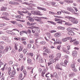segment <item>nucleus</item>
<instances>
[{"label":"nucleus","mask_w":80,"mask_h":80,"mask_svg":"<svg viewBox=\"0 0 80 80\" xmlns=\"http://www.w3.org/2000/svg\"><path fill=\"white\" fill-rule=\"evenodd\" d=\"M69 21H71L73 23H75L76 24L78 23V20L74 18L71 17V18H69Z\"/></svg>","instance_id":"f257e3e1"},{"label":"nucleus","mask_w":80,"mask_h":80,"mask_svg":"<svg viewBox=\"0 0 80 80\" xmlns=\"http://www.w3.org/2000/svg\"><path fill=\"white\" fill-rule=\"evenodd\" d=\"M57 59H56L55 58L54 59H50L49 60V61L48 62V66H49L50 65H51L52 63H55L57 61Z\"/></svg>","instance_id":"f03ea898"},{"label":"nucleus","mask_w":80,"mask_h":80,"mask_svg":"<svg viewBox=\"0 0 80 80\" xmlns=\"http://www.w3.org/2000/svg\"><path fill=\"white\" fill-rule=\"evenodd\" d=\"M71 68H72L73 71L74 72H77V69L75 68V63H72L71 65Z\"/></svg>","instance_id":"7ed1b4c3"},{"label":"nucleus","mask_w":80,"mask_h":80,"mask_svg":"<svg viewBox=\"0 0 80 80\" xmlns=\"http://www.w3.org/2000/svg\"><path fill=\"white\" fill-rule=\"evenodd\" d=\"M2 40H4L5 42H10V40H9V39L8 38V37L4 36H2Z\"/></svg>","instance_id":"20e7f679"},{"label":"nucleus","mask_w":80,"mask_h":80,"mask_svg":"<svg viewBox=\"0 0 80 80\" xmlns=\"http://www.w3.org/2000/svg\"><path fill=\"white\" fill-rule=\"evenodd\" d=\"M55 68L56 69H57L58 70H62V67L58 63L56 64V66H55Z\"/></svg>","instance_id":"39448f33"},{"label":"nucleus","mask_w":80,"mask_h":80,"mask_svg":"<svg viewBox=\"0 0 80 80\" xmlns=\"http://www.w3.org/2000/svg\"><path fill=\"white\" fill-rule=\"evenodd\" d=\"M61 36V33L60 32H57L54 34V36L56 38H58L59 37H60Z\"/></svg>","instance_id":"423d86ee"},{"label":"nucleus","mask_w":80,"mask_h":80,"mask_svg":"<svg viewBox=\"0 0 80 80\" xmlns=\"http://www.w3.org/2000/svg\"><path fill=\"white\" fill-rule=\"evenodd\" d=\"M34 15H42V14H40V12L38 11H35L34 12Z\"/></svg>","instance_id":"0eeeda50"},{"label":"nucleus","mask_w":80,"mask_h":80,"mask_svg":"<svg viewBox=\"0 0 80 80\" xmlns=\"http://www.w3.org/2000/svg\"><path fill=\"white\" fill-rule=\"evenodd\" d=\"M70 37H66L65 38H63L62 39V40L64 42H67L68 40H70Z\"/></svg>","instance_id":"6e6552de"},{"label":"nucleus","mask_w":80,"mask_h":80,"mask_svg":"<svg viewBox=\"0 0 80 80\" xmlns=\"http://www.w3.org/2000/svg\"><path fill=\"white\" fill-rule=\"evenodd\" d=\"M34 20L37 21V22H38L40 21L39 20H42V18L40 17H33Z\"/></svg>","instance_id":"1a4fd4ad"},{"label":"nucleus","mask_w":80,"mask_h":80,"mask_svg":"<svg viewBox=\"0 0 80 80\" xmlns=\"http://www.w3.org/2000/svg\"><path fill=\"white\" fill-rule=\"evenodd\" d=\"M15 73H16V71L15 70L13 71L11 73V75L10 76V78L13 77H14V75H15Z\"/></svg>","instance_id":"9d476101"},{"label":"nucleus","mask_w":80,"mask_h":80,"mask_svg":"<svg viewBox=\"0 0 80 80\" xmlns=\"http://www.w3.org/2000/svg\"><path fill=\"white\" fill-rule=\"evenodd\" d=\"M60 57H61V54L58 53L57 54V57L56 58H55L57 59V61H58Z\"/></svg>","instance_id":"9b49d317"},{"label":"nucleus","mask_w":80,"mask_h":80,"mask_svg":"<svg viewBox=\"0 0 80 80\" xmlns=\"http://www.w3.org/2000/svg\"><path fill=\"white\" fill-rule=\"evenodd\" d=\"M61 12H62V13H66L67 14H70V13L69 12L63 9L61 10Z\"/></svg>","instance_id":"f8f14e48"},{"label":"nucleus","mask_w":80,"mask_h":80,"mask_svg":"<svg viewBox=\"0 0 80 80\" xmlns=\"http://www.w3.org/2000/svg\"><path fill=\"white\" fill-rule=\"evenodd\" d=\"M37 9L38 10H44V11H46L47 10V9L46 8H41V7H37Z\"/></svg>","instance_id":"ddd939ff"},{"label":"nucleus","mask_w":80,"mask_h":80,"mask_svg":"<svg viewBox=\"0 0 80 80\" xmlns=\"http://www.w3.org/2000/svg\"><path fill=\"white\" fill-rule=\"evenodd\" d=\"M9 50V48L8 47H6L5 50L3 51L2 53H5L6 52H7Z\"/></svg>","instance_id":"4468645a"},{"label":"nucleus","mask_w":80,"mask_h":80,"mask_svg":"<svg viewBox=\"0 0 80 80\" xmlns=\"http://www.w3.org/2000/svg\"><path fill=\"white\" fill-rule=\"evenodd\" d=\"M68 33L70 35H74V32L72 31H68Z\"/></svg>","instance_id":"2eb2a0df"},{"label":"nucleus","mask_w":80,"mask_h":80,"mask_svg":"<svg viewBox=\"0 0 80 80\" xmlns=\"http://www.w3.org/2000/svg\"><path fill=\"white\" fill-rule=\"evenodd\" d=\"M46 72H47V70H46V69H45L43 70V72H42L41 74V76H42V77H44V75L45 74V73H46Z\"/></svg>","instance_id":"dca6fc26"},{"label":"nucleus","mask_w":80,"mask_h":80,"mask_svg":"<svg viewBox=\"0 0 80 80\" xmlns=\"http://www.w3.org/2000/svg\"><path fill=\"white\" fill-rule=\"evenodd\" d=\"M40 55L39 54H37V57L36 58V60H38V59H39V60H40Z\"/></svg>","instance_id":"f3484780"},{"label":"nucleus","mask_w":80,"mask_h":80,"mask_svg":"<svg viewBox=\"0 0 80 80\" xmlns=\"http://www.w3.org/2000/svg\"><path fill=\"white\" fill-rule=\"evenodd\" d=\"M77 52L75 50H74L72 52V55L73 56H76L77 55Z\"/></svg>","instance_id":"a211bd4d"},{"label":"nucleus","mask_w":80,"mask_h":80,"mask_svg":"<svg viewBox=\"0 0 80 80\" xmlns=\"http://www.w3.org/2000/svg\"><path fill=\"white\" fill-rule=\"evenodd\" d=\"M8 71L9 75H11V72H12V68H8Z\"/></svg>","instance_id":"6ab92c4d"},{"label":"nucleus","mask_w":80,"mask_h":80,"mask_svg":"<svg viewBox=\"0 0 80 80\" xmlns=\"http://www.w3.org/2000/svg\"><path fill=\"white\" fill-rule=\"evenodd\" d=\"M18 46V44L17 43H15L14 45V50H16V51H17L18 50V48H17V47Z\"/></svg>","instance_id":"aec40b11"},{"label":"nucleus","mask_w":80,"mask_h":80,"mask_svg":"<svg viewBox=\"0 0 80 80\" xmlns=\"http://www.w3.org/2000/svg\"><path fill=\"white\" fill-rule=\"evenodd\" d=\"M41 62H42V63L43 62H45L46 63V61H47V59L45 58H42V59H41V60H40Z\"/></svg>","instance_id":"412c9836"},{"label":"nucleus","mask_w":80,"mask_h":80,"mask_svg":"<svg viewBox=\"0 0 80 80\" xmlns=\"http://www.w3.org/2000/svg\"><path fill=\"white\" fill-rule=\"evenodd\" d=\"M42 54L43 55V56L45 57L46 58H48V56L47 53L44 52Z\"/></svg>","instance_id":"4be33fe9"},{"label":"nucleus","mask_w":80,"mask_h":80,"mask_svg":"<svg viewBox=\"0 0 80 80\" xmlns=\"http://www.w3.org/2000/svg\"><path fill=\"white\" fill-rule=\"evenodd\" d=\"M28 20L30 21L31 22H33L34 21V19L30 17Z\"/></svg>","instance_id":"5701e85b"},{"label":"nucleus","mask_w":80,"mask_h":80,"mask_svg":"<svg viewBox=\"0 0 80 80\" xmlns=\"http://www.w3.org/2000/svg\"><path fill=\"white\" fill-rule=\"evenodd\" d=\"M69 12H70L72 13H75V12L74 9L72 8L69 11Z\"/></svg>","instance_id":"b1692460"},{"label":"nucleus","mask_w":80,"mask_h":80,"mask_svg":"<svg viewBox=\"0 0 80 80\" xmlns=\"http://www.w3.org/2000/svg\"><path fill=\"white\" fill-rule=\"evenodd\" d=\"M68 62H67V60H65L64 61V63H63V66H64V67H66V66H67V65Z\"/></svg>","instance_id":"393cba45"},{"label":"nucleus","mask_w":80,"mask_h":80,"mask_svg":"<svg viewBox=\"0 0 80 80\" xmlns=\"http://www.w3.org/2000/svg\"><path fill=\"white\" fill-rule=\"evenodd\" d=\"M3 48H4L3 46H0V53H2V50H3Z\"/></svg>","instance_id":"a878e982"},{"label":"nucleus","mask_w":80,"mask_h":80,"mask_svg":"<svg viewBox=\"0 0 80 80\" xmlns=\"http://www.w3.org/2000/svg\"><path fill=\"white\" fill-rule=\"evenodd\" d=\"M27 62L28 63V64H30V63H32V60L30 58H28L27 59Z\"/></svg>","instance_id":"bb28decb"},{"label":"nucleus","mask_w":80,"mask_h":80,"mask_svg":"<svg viewBox=\"0 0 80 80\" xmlns=\"http://www.w3.org/2000/svg\"><path fill=\"white\" fill-rule=\"evenodd\" d=\"M7 8L5 7H3L0 10L1 11H5L6 10H7Z\"/></svg>","instance_id":"cd10ccee"},{"label":"nucleus","mask_w":80,"mask_h":80,"mask_svg":"<svg viewBox=\"0 0 80 80\" xmlns=\"http://www.w3.org/2000/svg\"><path fill=\"white\" fill-rule=\"evenodd\" d=\"M65 25H68V26H71L72 24L69 22H65Z\"/></svg>","instance_id":"c85d7f7f"},{"label":"nucleus","mask_w":80,"mask_h":80,"mask_svg":"<svg viewBox=\"0 0 80 80\" xmlns=\"http://www.w3.org/2000/svg\"><path fill=\"white\" fill-rule=\"evenodd\" d=\"M2 15H5L6 16H8L9 14L7 12H4L2 13Z\"/></svg>","instance_id":"c756f323"},{"label":"nucleus","mask_w":80,"mask_h":80,"mask_svg":"<svg viewBox=\"0 0 80 80\" xmlns=\"http://www.w3.org/2000/svg\"><path fill=\"white\" fill-rule=\"evenodd\" d=\"M62 42L61 41H59L58 42H55L54 43V45H57V44H61Z\"/></svg>","instance_id":"7c9ffc66"},{"label":"nucleus","mask_w":80,"mask_h":80,"mask_svg":"<svg viewBox=\"0 0 80 80\" xmlns=\"http://www.w3.org/2000/svg\"><path fill=\"white\" fill-rule=\"evenodd\" d=\"M2 18L3 19H4V20H9L10 19H8L7 17L6 16H4L3 17H2Z\"/></svg>","instance_id":"2f4dec72"},{"label":"nucleus","mask_w":80,"mask_h":80,"mask_svg":"<svg viewBox=\"0 0 80 80\" xmlns=\"http://www.w3.org/2000/svg\"><path fill=\"white\" fill-rule=\"evenodd\" d=\"M47 35H48V38L49 39L52 38V36H51V35L50 34V33L49 32H48L47 33Z\"/></svg>","instance_id":"473e14b6"},{"label":"nucleus","mask_w":80,"mask_h":80,"mask_svg":"<svg viewBox=\"0 0 80 80\" xmlns=\"http://www.w3.org/2000/svg\"><path fill=\"white\" fill-rule=\"evenodd\" d=\"M53 75H54V77H55V78H58L57 73V72H54L53 74Z\"/></svg>","instance_id":"72a5a7b5"},{"label":"nucleus","mask_w":80,"mask_h":80,"mask_svg":"<svg viewBox=\"0 0 80 80\" xmlns=\"http://www.w3.org/2000/svg\"><path fill=\"white\" fill-rule=\"evenodd\" d=\"M75 75V73H73L72 74H70L69 75V76L70 78H72L73 77V75Z\"/></svg>","instance_id":"f704fd0d"},{"label":"nucleus","mask_w":80,"mask_h":80,"mask_svg":"<svg viewBox=\"0 0 80 80\" xmlns=\"http://www.w3.org/2000/svg\"><path fill=\"white\" fill-rule=\"evenodd\" d=\"M10 35H16V34L14 32H13V30L10 32Z\"/></svg>","instance_id":"c9c22d12"},{"label":"nucleus","mask_w":80,"mask_h":80,"mask_svg":"<svg viewBox=\"0 0 80 80\" xmlns=\"http://www.w3.org/2000/svg\"><path fill=\"white\" fill-rule=\"evenodd\" d=\"M44 52L48 53H50V49H46L44 51Z\"/></svg>","instance_id":"e433bc0d"},{"label":"nucleus","mask_w":80,"mask_h":80,"mask_svg":"<svg viewBox=\"0 0 80 80\" xmlns=\"http://www.w3.org/2000/svg\"><path fill=\"white\" fill-rule=\"evenodd\" d=\"M35 31L36 33H40V30L39 29L37 28H35Z\"/></svg>","instance_id":"4c0bfd02"},{"label":"nucleus","mask_w":80,"mask_h":80,"mask_svg":"<svg viewBox=\"0 0 80 80\" xmlns=\"http://www.w3.org/2000/svg\"><path fill=\"white\" fill-rule=\"evenodd\" d=\"M67 30L68 31V32H69V31H73V28H67Z\"/></svg>","instance_id":"58836bf2"},{"label":"nucleus","mask_w":80,"mask_h":80,"mask_svg":"<svg viewBox=\"0 0 80 80\" xmlns=\"http://www.w3.org/2000/svg\"><path fill=\"white\" fill-rule=\"evenodd\" d=\"M46 43V42L44 41H41L39 43L40 44H42V45H45Z\"/></svg>","instance_id":"ea45409f"},{"label":"nucleus","mask_w":80,"mask_h":80,"mask_svg":"<svg viewBox=\"0 0 80 80\" xmlns=\"http://www.w3.org/2000/svg\"><path fill=\"white\" fill-rule=\"evenodd\" d=\"M28 55L30 57H33V52H30L28 53Z\"/></svg>","instance_id":"a19ab883"},{"label":"nucleus","mask_w":80,"mask_h":80,"mask_svg":"<svg viewBox=\"0 0 80 80\" xmlns=\"http://www.w3.org/2000/svg\"><path fill=\"white\" fill-rule=\"evenodd\" d=\"M23 73H24V77H25L26 75H27V71L25 70H23L22 71Z\"/></svg>","instance_id":"79ce46f5"},{"label":"nucleus","mask_w":80,"mask_h":80,"mask_svg":"<svg viewBox=\"0 0 80 80\" xmlns=\"http://www.w3.org/2000/svg\"><path fill=\"white\" fill-rule=\"evenodd\" d=\"M49 32L50 33H55V32H57V31H56V30H50L49 31Z\"/></svg>","instance_id":"37998d69"},{"label":"nucleus","mask_w":80,"mask_h":80,"mask_svg":"<svg viewBox=\"0 0 80 80\" xmlns=\"http://www.w3.org/2000/svg\"><path fill=\"white\" fill-rule=\"evenodd\" d=\"M28 51V50H27V49H24L23 50L22 52H23V53H24V54H25V53H27Z\"/></svg>","instance_id":"c03bdc74"},{"label":"nucleus","mask_w":80,"mask_h":80,"mask_svg":"<svg viewBox=\"0 0 80 80\" xmlns=\"http://www.w3.org/2000/svg\"><path fill=\"white\" fill-rule=\"evenodd\" d=\"M72 17H69L68 16H66L64 17V18L65 19H69V20H70V18H71Z\"/></svg>","instance_id":"a18cd8bd"},{"label":"nucleus","mask_w":80,"mask_h":80,"mask_svg":"<svg viewBox=\"0 0 80 80\" xmlns=\"http://www.w3.org/2000/svg\"><path fill=\"white\" fill-rule=\"evenodd\" d=\"M62 50L63 52H64V53H65L66 52L67 49H66V48H62Z\"/></svg>","instance_id":"49530a36"},{"label":"nucleus","mask_w":80,"mask_h":80,"mask_svg":"<svg viewBox=\"0 0 80 80\" xmlns=\"http://www.w3.org/2000/svg\"><path fill=\"white\" fill-rule=\"evenodd\" d=\"M22 78V73H21L19 75L18 78L20 79H21V78Z\"/></svg>","instance_id":"de8ad7c7"},{"label":"nucleus","mask_w":80,"mask_h":80,"mask_svg":"<svg viewBox=\"0 0 80 80\" xmlns=\"http://www.w3.org/2000/svg\"><path fill=\"white\" fill-rule=\"evenodd\" d=\"M74 45H78V41H75L73 43Z\"/></svg>","instance_id":"09e8293b"},{"label":"nucleus","mask_w":80,"mask_h":80,"mask_svg":"<svg viewBox=\"0 0 80 80\" xmlns=\"http://www.w3.org/2000/svg\"><path fill=\"white\" fill-rule=\"evenodd\" d=\"M27 32H28V33H29V34H31V33H32V31H31L30 29H28Z\"/></svg>","instance_id":"8fccbe9b"},{"label":"nucleus","mask_w":80,"mask_h":80,"mask_svg":"<svg viewBox=\"0 0 80 80\" xmlns=\"http://www.w3.org/2000/svg\"><path fill=\"white\" fill-rule=\"evenodd\" d=\"M14 2H13V1H10V2H9V3L10 5H14Z\"/></svg>","instance_id":"3c124183"},{"label":"nucleus","mask_w":80,"mask_h":80,"mask_svg":"<svg viewBox=\"0 0 80 80\" xmlns=\"http://www.w3.org/2000/svg\"><path fill=\"white\" fill-rule=\"evenodd\" d=\"M72 8V7H68L67 8V10H68V11H69Z\"/></svg>","instance_id":"603ef678"},{"label":"nucleus","mask_w":80,"mask_h":80,"mask_svg":"<svg viewBox=\"0 0 80 80\" xmlns=\"http://www.w3.org/2000/svg\"><path fill=\"white\" fill-rule=\"evenodd\" d=\"M17 51L15 50V49H12V53H16L17 52Z\"/></svg>","instance_id":"864d4df0"},{"label":"nucleus","mask_w":80,"mask_h":80,"mask_svg":"<svg viewBox=\"0 0 80 80\" xmlns=\"http://www.w3.org/2000/svg\"><path fill=\"white\" fill-rule=\"evenodd\" d=\"M32 47V44H28V48H30Z\"/></svg>","instance_id":"5fc2aeb1"},{"label":"nucleus","mask_w":80,"mask_h":80,"mask_svg":"<svg viewBox=\"0 0 80 80\" xmlns=\"http://www.w3.org/2000/svg\"><path fill=\"white\" fill-rule=\"evenodd\" d=\"M55 21L56 22H58V21H60V19H58L57 18H56L54 19Z\"/></svg>","instance_id":"6e6d98bb"},{"label":"nucleus","mask_w":80,"mask_h":80,"mask_svg":"<svg viewBox=\"0 0 80 80\" xmlns=\"http://www.w3.org/2000/svg\"><path fill=\"white\" fill-rule=\"evenodd\" d=\"M49 14L51 15H55V13H54V12H53L50 11L49 12Z\"/></svg>","instance_id":"4d7b16f0"},{"label":"nucleus","mask_w":80,"mask_h":80,"mask_svg":"<svg viewBox=\"0 0 80 80\" xmlns=\"http://www.w3.org/2000/svg\"><path fill=\"white\" fill-rule=\"evenodd\" d=\"M23 54H20L19 55V57L21 58H23Z\"/></svg>","instance_id":"13d9d810"},{"label":"nucleus","mask_w":80,"mask_h":80,"mask_svg":"<svg viewBox=\"0 0 80 80\" xmlns=\"http://www.w3.org/2000/svg\"><path fill=\"white\" fill-rule=\"evenodd\" d=\"M12 63H13V62L12 61H10L8 62V64H9V65H12Z\"/></svg>","instance_id":"bf43d9fd"},{"label":"nucleus","mask_w":80,"mask_h":80,"mask_svg":"<svg viewBox=\"0 0 80 80\" xmlns=\"http://www.w3.org/2000/svg\"><path fill=\"white\" fill-rule=\"evenodd\" d=\"M29 42L30 43H33L34 42V40L33 39L29 41Z\"/></svg>","instance_id":"052dcab7"},{"label":"nucleus","mask_w":80,"mask_h":80,"mask_svg":"<svg viewBox=\"0 0 80 80\" xmlns=\"http://www.w3.org/2000/svg\"><path fill=\"white\" fill-rule=\"evenodd\" d=\"M57 23H58V24H60V25H62V22L61 21H59L58 22H56Z\"/></svg>","instance_id":"680f3d73"},{"label":"nucleus","mask_w":80,"mask_h":80,"mask_svg":"<svg viewBox=\"0 0 80 80\" xmlns=\"http://www.w3.org/2000/svg\"><path fill=\"white\" fill-rule=\"evenodd\" d=\"M27 25H29V26H31V23H30L29 22H27Z\"/></svg>","instance_id":"e2e57ef3"},{"label":"nucleus","mask_w":80,"mask_h":80,"mask_svg":"<svg viewBox=\"0 0 80 80\" xmlns=\"http://www.w3.org/2000/svg\"><path fill=\"white\" fill-rule=\"evenodd\" d=\"M23 68H24V67L23 66H22L20 68V71H22L23 70Z\"/></svg>","instance_id":"0e129e2a"},{"label":"nucleus","mask_w":80,"mask_h":80,"mask_svg":"<svg viewBox=\"0 0 80 80\" xmlns=\"http://www.w3.org/2000/svg\"><path fill=\"white\" fill-rule=\"evenodd\" d=\"M64 2L67 3H70V0H65L64 1Z\"/></svg>","instance_id":"69168bd1"},{"label":"nucleus","mask_w":80,"mask_h":80,"mask_svg":"<svg viewBox=\"0 0 80 80\" xmlns=\"http://www.w3.org/2000/svg\"><path fill=\"white\" fill-rule=\"evenodd\" d=\"M38 71L39 73H42V69L41 68H39L38 70Z\"/></svg>","instance_id":"338daca9"},{"label":"nucleus","mask_w":80,"mask_h":80,"mask_svg":"<svg viewBox=\"0 0 80 80\" xmlns=\"http://www.w3.org/2000/svg\"><path fill=\"white\" fill-rule=\"evenodd\" d=\"M19 5V3L17 2H14V5Z\"/></svg>","instance_id":"774afa93"}]
</instances>
